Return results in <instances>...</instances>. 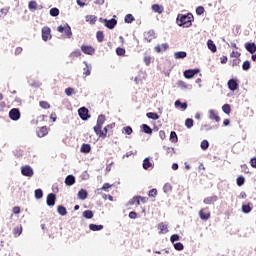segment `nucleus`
<instances>
[{
  "instance_id": "f257e3e1",
  "label": "nucleus",
  "mask_w": 256,
  "mask_h": 256,
  "mask_svg": "<svg viewBox=\"0 0 256 256\" xmlns=\"http://www.w3.org/2000/svg\"><path fill=\"white\" fill-rule=\"evenodd\" d=\"M176 23L179 27H191L193 23V14H178Z\"/></svg>"
},
{
  "instance_id": "f03ea898",
  "label": "nucleus",
  "mask_w": 256,
  "mask_h": 256,
  "mask_svg": "<svg viewBox=\"0 0 256 256\" xmlns=\"http://www.w3.org/2000/svg\"><path fill=\"white\" fill-rule=\"evenodd\" d=\"M106 121L105 115L100 114L97 119L96 126H94L93 130L95 133H101L103 135V132H101V129H103V125Z\"/></svg>"
},
{
  "instance_id": "7ed1b4c3",
  "label": "nucleus",
  "mask_w": 256,
  "mask_h": 256,
  "mask_svg": "<svg viewBox=\"0 0 256 256\" xmlns=\"http://www.w3.org/2000/svg\"><path fill=\"white\" fill-rule=\"evenodd\" d=\"M100 23H104V26L107 27V29H115L117 26V20L115 18H112L108 20L107 18H100Z\"/></svg>"
},
{
  "instance_id": "20e7f679",
  "label": "nucleus",
  "mask_w": 256,
  "mask_h": 256,
  "mask_svg": "<svg viewBox=\"0 0 256 256\" xmlns=\"http://www.w3.org/2000/svg\"><path fill=\"white\" fill-rule=\"evenodd\" d=\"M57 32L58 33L65 32V35L68 37V39H71V37L73 36V32L71 31V26H69V24H66L65 26H58Z\"/></svg>"
},
{
  "instance_id": "39448f33",
  "label": "nucleus",
  "mask_w": 256,
  "mask_h": 256,
  "mask_svg": "<svg viewBox=\"0 0 256 256\" xmlns=\"http://www.w3.org/2000/svg\"><path fill=\"white\" fill-rule=\"evenodd\" d=\"M9 117L11 121H19V119H21V111H19V108H12L9 111Z\"/></svg>"
},
{
  "instance_id": "423d86ee",
  "label": "nucleus",
  "mask_w": 256,
  "mask_h": 256,
  "mask_svg": "<svg viewBox=\"0 0 256 256\" xmlns=\"http://www.w3.org/2000/svg\"><path fill=\"white\" fill-rule=\"evenodd\" d=\"M78 115L80 119H82V121H87L91 117V115H89V109H87L86 107L79 108Z\"/></svg>"
},
{
  "instance_id": "0eeeda50",
  "label": "nucleus",
  "mask_w": 256,
  "mask_h": 256,
  "mask_svg": "<svg viewBox=\"0 0 256 256\" xmlns=\"http://www.w3.org/2000/svg\"><path fill=\"white\" fill-rule=\"evenodd\" d=\"M55 203H57V196L55 193H49L46 198V205L48 207H55Z\"/></svg>"
},
{
  "instance_id": "6e6552de",
  "label": "nucleus",
  "mask_w": 256,
  "mask_h": 256,
  "mask_svg": "<svg viewBox=\"0 0 256 256\" xmlns=\"http://www.w3.org/2000/svg\"><path fill=\"white\" fill-rule=\"evenodd\" d=\"M201 70H199V68H195V69H188L184 71V77L185 79H193L195 75H197V73H199Z\"/></svg>"
},
{
  "instance_id": "1a4fd4ad",
  "label": "nucleus",
  "mask_w": 256,
  "mask_h": 256,
  "mask_svg": "<svg viewBox=\"0 0 256 256\" xmlns=\"http://www.w3.org/2000/svg\"><path fill=\"white\" fill-rule=\"evenodd\" d=\"M21 173L24 177H33V168L29 165L22 166Z\"/></svg>"
},
{
  "instance_id": "9d476101",
  "label": "nucleus",
  "mask_w": 256,
  "mask_h": 256,
  "mask_svg": "<svg viewBox=\"0 0 256 256\" xmlns=\"http://www.w3.org/2000/svg\"><path fill=\"white\" fill-rule=\"evenodd\" d=\"M228 89H230V91H237L239 89V82H237V79L231 78L228 81Z\"/></svg>"
},
{
  "instance_id": "9b49d317",
  "label": "nucleus",
  "mask_w": 256,
  "mask_h": 256,
  "mask_svg": "<svg viewBox=\"0 0 256 256\" xmlns=\"http://www.w3.org/2000/svg\"><path fill=\"white\" fill-rule=\"evenodd\" d=\"M42 39L44 41H49V39H51V28L47 26L42 28Z\"/></svg>"
},
{
  "instance_id": "f8f14e48",
  "label": "nucleus",
  "mask_w": 256,
  "mask_h": 256,
  "mask_svg": "<svg viewBox=\"0 0 256 256\" xmlns=\"http://www.w3.org/2000/svg\"><path fill=\"white\" fill-rule=\"evenodd\" d=\"M245 49L251 55L255 54L256 53V44H255V42H247L245 44Z\"/></svg>"
},
{
  "instance_id": "ddd939ff",
  "label": "nucleus",
  "mask_w": 256,
  "mask_h": 256,
  "mask_svg": "<svg viewBox=\"0 0 256 256\" xmlns=\"http://www.w3.org/2000/svg\"><path fill=\"white\" fill-rule=\"evenodd\" d=\"M112 128H113V125L108 124L107 126L104 127L103 130H101V133L95 132V134L98 135V137L105 139V137H107V133L109 132V129H112Z\"/></svg>"
},
{
  "instance_id": "4468645a",
  "label": "nucleus",
  "mask_w": 256,
  "mask_h": 256,
  "mask_svg": "<svg viewBox=\"0 0 256 256\" xmlns=\"http://www.w3.org/2000/svg\"><path fill=\"white\" fill-rule=\"evenodd\" d=\"M81 51L85 53V55H95V48L93 46H81Z\"/></svg>"
},
{
  "instance_id": "2eb2a0df",
  "label": "nucleus",
  "mask_w": 256,
  "mask_h": 256,
  "mask_svg": "<svg viewBox=\"0 0 256 256\" xmlns=\"http://www.w3.org/2000/svg\"><path fill=\"white\" fill-rule=\"evenodd\" d=\"M157 36H155V30H149L148 32L144 33V39L148 43H151L152 39H155Z\"/></svg>"
},
{
  "instance_id": "dca6fc26",
  "label": "nucleus",
  "mask_w": 256,
  "mask_h": 256,
  "mask_svg": "<svg viewBox=\"0 0 256 256\" xmlns=\"http://www.w3.org/2000/svg\"><path fill=\"white\" fill-rule=\"evenodd\" d=\"M49 133V130H47V126H42L41 128H39V130H37V137H45L47 136Z\"/></svg>"
},
{
  "instance_id": "f3484780",
  "label": "nucleus",
  "mask_w": 256,
  "mask_h": 256,
  "mask_svg": "<svg viewBox=\"0 0 256 256\" xmlns=\"http://www.w3.org/2000/svg\"><path fill=\"white\" fill-rule=\"evenodd\" d=\"M83 63L85 64V67L83 68V75H85V77H89V75H91L92 66L87 63V61H84Z\"/></svg>"
},
{
  "instance_id": "a211bd4d",
  "label": "nucleus",
  "mask_w": 256,
  "mask_h": 256,
  "mask_svg": "<svg viewBox=\"0 0 256 256\" xmlns=\"http://www.w3.org/2000/svg\"><path fill=\"white\" fill-rule=\"evenodd\" d=\"M209 113H210L209 119H211L212 121H216V123H219V121H221V117L217 115V112H215V110L211 109L209 110Z\"/></svg>"
},
{
  "instance_id": "6ab92c4d",
  "label": "nucleus",
  "mask_w": 256,
  "mask_h": 256,
  "mask_svg": "<svg viewBox=\"0 0 256 256\" xmlns=\"http://www.w3.org/2000/svg\"><path fill=\"white\" fill-rule=\"evenodd\" d=\"M250 211H253V203L242 205V213L248 214Z\"/></svg>"
},
{
  "instance_id": "aec40b11",
  "label": "nucleus",
  "mask_w": 256,
  "mask_h": 256,
  "mask_svg": "<svg viewBox=\"0 0 256 256\" xmlns=\"http://www.w3.org/2000/svg\"><path fill=\"white\" fill-rule=\"evenodd\" d=\"M207 47L212 53H217V45H215V42L213 40L207 41Z\"/></svg>"
},
{
  "instance_id": "412c9836",
  "label": "nucleus",
  "mask_w": 256,
  "mask_h": 256,
  "mask_svg": "<svg viewBox=\"0 0 256 256\" xmlns=\"http://www.w3.org/2000/svg\"><path fill=\"white\" fill-rule=\"evenodd\" d=\"M65 184L68 185V187H71V185H75V176L68 175L65 178Z\"/></svg>"
},
{
  "instance_id": "4be33fe9",
  "label": "nucleus",
  "mask_w": 256,
  "mask_h": 256,
  "mask_svg": "<svg viewBox=\"0 0 256 256\" xmlns=\"http://www.w3.org/2000/svg\"><path fill=\"white\" fill-rule=\"evenodd\" d=\"M217 199V196H211L205 198L203 202L205 203V205H213L214 203H216Z\"/></svg>"
},
{
  "instance_id": "5701e85b",
  "label": "nucleus",
  "mask_w": 256,
  "mask_h": 256,
  "mask_svg": "<svg viewBox=\"0 0 256 256\" xmlns=\"http://www.w3.org/2000/svg\"><path fill=\"white\" fill-rule=\"evenodd\" d=\"M128 205H141V196H134L128 201Z\"/></svg>"
},
{
  "instance_id": "b1692460",
  "label": "nucleus",
  "mask_w": 256,
  "mask_h": 256,
  "mask_svg": "<svg viewBox=\"0 0 256 256\" xmlns=\"http://www.w3.org/2000/svg\"><path fill=\"white\" fill-rule=\"evenodd\" d=\"M85 19L87 23H90V25H95V23H97V16L95 15H87Z\"/></svg>"
},
{
  "instance_id": "393cba45",
  "label": "nucleus",
  "mask_w": 256,
  "mask_h": 256,
  "mask_svg": "<svg viewBox=\"0 0 256 256\" xmlns=\"http://www.w3.org/2000/svg\"><path fill=\"white\" fill-rule=\"evenodd\" d=\"M57 213H59L61 217H65V215H67V208L63 205H58Z\"/></svg>"
},
{
  "instance_id": "a878e982",
  "label": "nucleus",
  "mask_w": 256,
  "mask_h": 256,
  "mask_svg": "<svg viewBox=\"0 0 256 256\" xmlns=\"http://www.w3.org/2000/svg\"><path fill=\"white\" fill-rule=\"evenodd\" d=\"M152 11H154V13H158L159 15H161V13H163L164 9H163V6H161L159 4H154V5H152Z\"/></svg>"
},
{
  "instance_id": "bb28decb",
  "label": "nucleus",
  "mask_w": 256,
  "mask_h": 256,
  "mask_svg": "<svg viewBox=\"0 0 256 256\" xmlns=\"http://www.w3.org/2000/svg\"><path fill=\"white\" fill-rule=\"evenodd\" d=\"M141 129L143 130V133H146V135H151L153 133V129H151V126L147 124H142Z\"/></svg>"
},
{
  "instance_id": "cd10ccee",
  "label": "nucleus",
  "mask_w": 256,
  "mask_h": 256,
  "mask_svg": "<svg viewBox=\"0 0 256 256\" xmlns=\"http://www.w3.org/2000/svg\"><path fill=\"white\" fill-rule=\"evenodd\" d=\"M187 57V52L179 51L174 53V59H185Z\"/></svg>"
},
{
  "instance_id": "c85d7f7f",
  "label": "nucleus",
  "mask_w": 256,
  "mask_h": 256,
  "mask_svg": "<svg viewBox=\"0 0 256 256\" xmlns=\"http://www.w3.org/2000/svg\"><path fill=\"white\" fill-rule=\"evenodd\" d=\"M143 169H145V171H147L150 167H153V164L151 163V161L149 160V158H145L143 160V164H142Z\"/></svg>"
},
{
  "instance_id": "c756f323",
  "label": "nucleus",
  "mask_w": 256,
  "mask_h": 256,
  "mask_svg": "<svg viewBox=\"0 0 256 256\" xmlns=\"http://www.w3.org/2000/svg\"><path fill=\"white\" fill-rule=\"evenodd\" d=\"M90 231H102L103 225L101 224H89Z\"/></svg>"
},
{
  "instance_id": "7c9ffc66",
  "label": "nucleus",
  "mask_w": 256,
  "mask_h": 256,
  "mask_svg": "<svg viewBox=\"0 0 256 256\" xmlns=\"http://www.w3.org/2000/svg\"><path fill=\"white\" fill-rule=\"evenodd\" d=\"M80 151H81V153H91V145L90 144H82Z\"/></svg>"
},
{
  "instance_id": "2f4dec72",
  "label": "nucleus",
  "mask_w": 256,
  "mask_h": 256,
  "mask_svg": "<svg viewBox=\"0 0 256 256\" xmlns=\"http://www.w3.org/2000/svg\"><path fill=\"white\" fill-rule=\"evenodd\" d=\"M175 107H180V109H183V111H185V109H187V102H181L180 100H176L174 103Z\"/></svg>"
},
{
  "instance_id": "473e14b6",
  "label": "nucleus",
  "mask_w": 256,
  "mask_h": 256,
  "mask_svg": "<svg viewBox=\"0 0 256 256\" xmlns=\"http://www.w3.org/2000/svg\"><path fill=\"white\" fill-rule=\"evenodd\" d=\"M158 229H160L161 234L169 233V229L167 228V224L160 223L158 225Z\"/></svg>"
},
{
  "instance_id": "72a5a7b5",
  "label": "nucleus",
  "mask_w": 256,
  "mask_h": 256,
  "mask_svg": "<svg viewBox=\"0 0 256 256\" xmlns=\"http://www.w3.org/2000/svg\"><path fill=\"white\" fill-rule=\"evenodd\" d=\"M199 216H200V219H202V221H207V219H209L211 217V214L210 213H204L203 209H201L199 211Z\"/></svg>"
},
{
  "instance_id": "f704fd0d",
  "label": "nucleus",
  "mask_w": 256,
  "mask_h": 256,
  "mask_svg": "<svg viewBox=\"0 0 256 256\" xmlns=\"http://www.w3.org/2000/svg\"><path fill=\"white\" fill-rule=\"evenodd\" d=\"M146 117H148V119H152L153 121H157V119H159V114L155 112H148Z\"/></svg>"
},
{
  "instance_id": "c9c22d12",
  "label": "nucleus",
  "mask_w": 256,
  "mask_h": 256,
  "mask_svg": "<svg viewBox=\"0 0 256 256\" xmlns=\"http://www.w3.org/2000/svg\"><path fill=\"white\" fill-rule=\"evenodd\" d=\"M96 38L98 43H103L104 39H105V34H103V31H98L96 33Z\"/></svg>"
},
{
  "instance_id": "e433bc0d",
  "label": "nucleus",
  "mask_w": 256,
  "mask_h": 256,
  "mask_svg": "<svg viewBox=\"0 0 256 256\" xmlns=\"http://www.w3.org/2000/svg\"><path fill=\"white\" fill-rule=\"evenodd\" d=\"M170 141L171 143H177L179 141V138L177 137V132L172 131L170 133Z\"/></svg>"
},
{
  "instance_id": "4c0bfd02",
  "label": "nucleus",
  "mask_w": 256,
  "mask_h": 256,
  "mask_svg": "<svg viewBox=\"0 0 256 256\" xmlns=\"http://www.w3.org/2000/svg\"><path fill=\"white\" fill-rule=\"evenodd\" d=\"M93 216H94V214H93V212L91 210H85L83 212V217L85 219H93Z\"/></svg>"
},
{
  "instance_id": "58836bf2",
  "label": "nucleus",
  "mask_w": 256,
  "mask_h": 256,
  "mask_svg": "<svg viewBox=\"0 0 256 256\" xmlns=\"http://www.w3.org/2000/svg\"><path fill=\"white\" fill-rule=\"evenodd\" d=\"M173 245L176 251H183V249H185V246L181 242H176Z\"/></svg>"
},
{
  "instance_id": "ea45409f",
  "label": "nucleus",
  "mask_w": 256,
  "mask_h": 256,
  "mask_svg": "<svg viewBox=\"0 0 256 256\" xmlns=\"http://www.w3.org/2000/svg\"><path fill=\"white\" fill-rule=\"evenodd\" d=\"M194 125V121L192 118H187L185 120V127H187V129H191Z\"/></svg>"
},
{
  "instance_id": "a19ab883",
  "label": "nucleus",
  "mask_w": 256,
  "mask_h": 256,
  "mask_svg": "<svg viewBox=\"0 0 256 256\" xmlns=\"http://www.w3.org/2000/svg\"><path fill=\"white\" fill-rule=\"evenodd\" d=\"M28 9L30 10V11H35V10H37V2L36 1H30L29 3H28Z\"/></svg>"
},
{
  "instance_id": "79ce46f5",
  "label": "nucleus",
  "mask_w": 256,
  "mask_h": 256,
  "mask_svg": "<svg viewBox=\"0 0 256 256\" xmlns=\"http://www.w3.org/2000/svg\"><path fill=\"white\" fill-rule=\"evenodd\" d=\"M202 151H207L209 149V141L203 140L200 144Z\"/></svg>"
},
{
  "instance_id": "37998d69",
  "label": "nucleus",
  "mask_w": 256,
  "mask_h": 256,
  "mask_svg": "<svg viewBox=\"0 0 256 256\" xmlns=\"http://www.w3.org/2000/svg\"><path fill=\"white\" fill-rule=\"evenodd\" d=\"M222 111L223 113H225L226 115H229V113H231V105L229 104H224L222 106Z\"/></svg>"
},
{
  "instance_id": "c03bdc74",
  "label": "nucleus",
  "mask_w": 256,
  "mask_h": 256,
  "mask_svg": "<svg viewBox=\"0 0 256 256\" xmlns=\"http://www.w3.org/2000/svg\"><path fill=\"white\" fill-rule=\"evenodd\" d=\"M242 69L243 71H249L251 69V62H249L248 60L244 61Z\"/></svg>"
},
{
  "instance_id": "a18cd8bd",
  "label": "nucleus",
  "mask_w": 256,
  "mask_h": 256,
  "mask_svg": "<svg viewBox=\"0 0 256 256\" xmlns=\"http://www.w3.org/2000/svg\"><path fill=\"white\" fill-rule=\"evenodd\" d=\"M125 23H133L135 21V17L132 14H127L124 18Z\"/></svg>"
},
{
  "instance_id": "49530a36",
  "label": "nucleus",
  "mask_w": 256,
  "mask_h": 256,
  "mask_svg": "<svg viewBox=\"0 0 256 256\" xmlns=\"http://www.w3.org/2000/svg\"><path fill=\"white\" fill-rule=\"evenodd\" d=\"M50 15L51 17H59V9L58 8L50 9Z\"/></svg>"
},
{
  "instance_id": "de8ad7c7",
  "label": "nucleus",
  "mask_w": 256,
  "mask_h": 256,
  "mask_svg": "<svg viewBox=\"0 0 256 256\" xmlns=\"http://www.w3.org/2000/svg\"><path fill=\"white\" fill-rule=\"evenodd\" d=\"M181 239V236H179V234H173L171 237H170V241L171 243L175 244L176 241H180Z\"/></svg>"
},
{
  "instance_id": "09e8293b",
  "label": "nucleus",
  "mask_w": 256,
  "mask_h": 256,
  "mask_svg": "<svg viewBox=\"0 0 256 256\" xmlns=\"http://www.w3.org/2000/svg\"><path fill=\"white\" fill-rule=\"evenodd\" d=\"M116 55H118L119 57H123V55H125V48H116Z\"/></svg>"
},
{
  "instance_id": "8fccbe9b",
  "label": "nucleus",
  "mask_w": 256,
  "mask_h": 256,
  "mask_svg": "<svg viewBox=\"0 0 256 256\" xmlns=\"http://www.w3.org/2000/svg\"><path fill=\"white\" fill-rule=\"evenodd\" d=\"M172 189H173V187L171 186L170 183H166V184L164 185V187H163L164 193H169V192L172 191Z\"/></svg>"
},
{
  "instance_id": "3c124183",
  "label": "nucleus",
  "mask_w": 256,
  "mask_h": 256,
  "mask_svg": "<svg viewBox=\"0 0 256 256\" xmlns=\"http://www.w3.org/2000/svg\"><path fill=\"white\" fill-rule=\"evenodd\" d=\"M236 181H237L238 187L245 185V177H243V176H239Z\"/></svg>"
},
{
  "instance_id": "603ef678",
  "label": "nucleus",
  "mask_w": 256,
  "mask_h": 256,
  "mask_svg": "<svg viewBox=\"0 0 256 256\" xmlns=\"http://www.w3.org/2000/svg\"><path fill=\"white\" fill-rule=\"evenodd\" d=\"M59 191H61L60 185L58 183H54L52 185V192L53 193H59Z\"/></svg>"
},
{
  "instance_id": "864d4df0",
  "label": "nucleus",
  "mask_w": 256,
  "mask_h": 256,
  "mask_svg": "<svg viewBox=\"0 0 256 256\" xmlns=\"http://www.w3.org/2000/svg\"><path fill=\"white\" fill-rule=\"evenodd\" d=\"M65 93H66L67 97H71V95L75 94V89L68 87L65 89Z\"/></svg>"
},
{
  "instance_id": "5fc2aeb1",
  "label": "nucleus",
  "mask_w": 256,
  "mask_h": 256,
  "mask_svg": "<svg viewBox=\"0 0 256 256\" xmlns=\"http://www.w3.org/2000/svg\"><path fill=\"white\" fill-rule=\"evenodd\" d=\"M177 87L180 89H187V83H185L183 80H180L177 82Z\"/></svg>"
},
{
  "instance_id": "6e6d98bb",
  "label": "nucleus",
  "mask_w": 256,
  "mask_h": 256,
  "mask_svg": "<svg viewBox=\"0 0 256 256\" xmlns=\"http://www.w3.org/2000/svg\"><path fill=\"white\" fill-rule=\"evenodd\" d=\"M123 131L126 135H131V133H133V128H131V126H126L123 128Z\"/></svg>"
},
{
  "instance_id": "4d7b16f0",
  "label": "nucleus",
  "mask_w": 256,
  "mask_h": 256,
  "mask_svg": "<svg viewBox=\"0 0 256 256\" xmlns=\"http://www.w3.org/2000/svg\"><path fill=\"white\" fill-rule=\"evenodd\" d=\"M205 13V8L203 6H198L196 8V14L203 15Z\"/></svg>"
},
{
  "instance_id": "13d9d810",
  "label": "nucleus",
  "mask_w": 256,
  "mask_h": 256,
  "mask_svg": "<svg viewBox=\"0 0 256 256\" xmlns=\"http://www.w3.org/2000/svg\"><path fill=\"white\" fill-rule=\"evenodd\" d=\"M39 105L42 109H49L51 107L46 101H40Z\"/></svg>"
},
{
  "instance_id": "bf43d9fd",
  "label": "nucleus",
  "mask_w": 256,
  "mask_h": 256,
  "mask_svg": "<svg viewBox=\"0 0 256 256\" xmlns=\"http://www.w3.org/2000/svg\"><path fill=\"white\" fill-rule=\"evenodd\" d=\"M111 187H113V184H109V183H104L101 190L102 191H109V189H111Z\"/></svg>"
},
{
  "instance_id": "052dcab7",
  "label": "nucleus",
  "mask_w": 256,
  "mask_h": 256,
  "mask_svg": "<svg viewBox=\"0 0 256 256\" xmlns=\"http://www.w3.org/2000/svg\"><path fill=\"white\" fill-rule=\"evenodd\" d=\"M71 57H81V50H75L70 54Z\"/></svg>"
},
{
  "instance_id": "680f3d73",
  "label": "nucleus",
  "mask_w": 256,
  "mask_h": 256,
  "mask_svg": "<svg viewBox=\"0 0 256 256\" xmlns=\"http://www.w3.org/2000/svg\"><path fill=\"white\" fill-rule=\"evenodd\" d=\"M87 193H78V199H81V201H85L87 199Z\"/></svg>"
},
{
  "instance_id": "e2e57ef3",
  "label": "nucleus",
  "mask_w": 256,
  "mask_h": 256,
  "mask_svg": "<svg viewBox=\"0 0 256 256\" xmlns=\"http://www.w3.org/2000/svg\"><path fill=\"white\" fill-rule=\"evenodd\" d=\"M12 211L14 215H19V213H21V207L15 206Z\"/></svg>"
},
{
  "instance_id": "0e129e2a",
  "label": "nucleus",
  "mask_w": 256,
  "mask_h": 256,
  "mask_svg": "<svg viewBox=\"0 0 256 256\" xmlns=\"http://www.w3.org/2000/svg\"><path fill=\"white\" fill-rule=\"evenodd\" d=\"M21 233H23V228L20 227V228H15L14 229V235H21Z\"/></svg>"
},
{
  "instance_id": "69168bd1",
  "label": "nucleus",
  "mask_w": 256,
  "mask_h": 256,
  "mask_svg": "<svg viewBox=\"0 0 256 256\" xmlns=\"http://www.w3.org/2000/svg\"><path fill=\"white\" fill-rule=\"evenodd\" d=\"M130 219H137V212L131 211L128 215Z\"/></svg>"
},
{
  "instance_id": "338daca9",
  "label": "nucleus",
  "mask_w": 256,
  "mask_h": 256,
  "mask_svg": "<svg viewBox=\"0 0 256 256\" xmlns=\"http://www.w3.org/2000/svg\"><path fill=\"white\" fill-rule=\"evenodd\" d=\"M103 199L105 200H110V201H113V196H111V194H103L102 195Z\"/></svg>"
},
{
  "instance_id": "774afa93",
  "label": "nucleus",
  "mask_w": 256,
  "mask_h": 256,
  "mask_svg": "<svg viewBox=\"0 0 256 256\" xmlns=\"http://www.w3.org/2000/svg\"><path fill=\"white\" fill-rule=\"evenodd\" d=\"M250 164H251V167H253L254 169H256V158H251Z\"/></svg>"
}]
</instances>
